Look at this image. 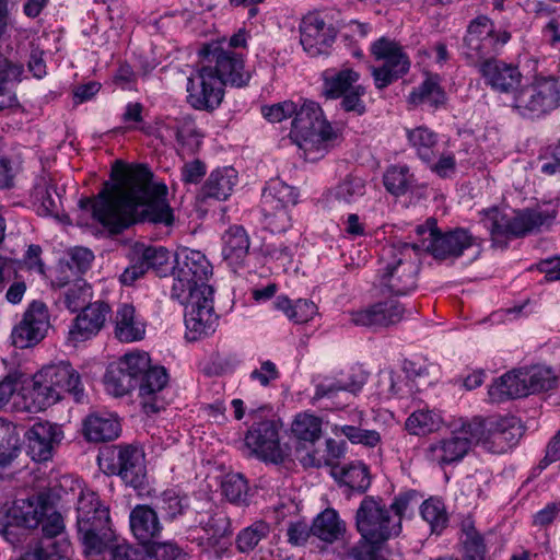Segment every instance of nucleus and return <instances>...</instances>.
Segmentation results:
<instances>
[{"mask_svg": "<svg viewBox=\"0 0 560 560\" xmlns=\"http://www.w3.org/2000/svg\"><path fill=\"white\" fill-rule=\"evenodd\" d=\"M28 395L35 410H45L61 399L59 389L50 386L46 377H39V372L33 377V385Z\"/></svg>", "mask_w": 560, "mask_h": 560, "instance_id": "obj_42", "label": "nucleus"}, {"mask_svg": "<svg viewBox=\"0 0 560 560\" xmlns=\"http://www.w3.org/2000/svg\"><path fill=\"white\" fill-rule=\"evenodd\" d=\"M336 433L345 435L350 442L374 447L381 442V435L375 430H365L355 425H336Z\"/></svg>", "mask_w": 560, "mask_h": 560, "instance_id": "obj_55", "label": "nucleus"}, {"mask_svg": "<svg viewBox=\"0 0 560 560\" xmlns=\"http://www.w3.org/2000/svg\"><path fill=\"white\" fill-rule=\"evenodd\" d=\"M270 527L266 522H255L242 529L236 537V548L240 552H249L268 536Z\"/></svg>", "mask_w": 560, "mask_h": 560, "instance_id": "obj_49", "label": "nucleus"}, {"mask_svg": "<svg viewBox=\"0 0 560 560\" xmlns=\"http://www.w3.org/2000/svg\"><path fill=\"white\" fill-rule=\"evenodd\" d=\"M49 315L46 305L34 301L24 313L21 323L12 331V342L16 348L25 349L38 343L49 328Z\"/></svg>", "mask_w": 560, "mask_h": 560, "instance_id": "obj_17", "label": "nucleus"}, {"mask_svg": "<svg viewBox=\"0 0 560 560\" xmlns=\"http://www.w3.org/2000/svg\"><path fill=\"white\" fill-rule=\"evenodd\" d=\"M222 492L232 503H246L248 497L247 481L241 474H229L222 482Z\"/></svg>", "mask_w": 560, "mask_h": 560, "instance_id": "obj_54", "label": "nucleus"}, {"mask_svg": "<svg viewBox=\"0 0 560 560\" xmlns=\"http://www.w3.org/2000/svg\"><path fill=\"white\" fill-rule=\"evenodd\" d=\"M105 385L112 395L124 396L137 387L136 381L118 363L110 364L105 374Z\"/></svg>", "mask_w": 560, "mask_h": 560, "instance_id": "obj_47", "label": "nucleus"}, {"mask_svg": "<svg viewBox=\"0 0 560 560\" xmlns=\"http://www.w3.org/2000/svg\"><path fill=\"white\" fill-rule=\"evenodd\" d=\"M237 183V172L233 167H222L212 171L202 186L205 198L225 200L232 194Z\"/></svg>", "mask_w": 560, "mask_h": 560, "instance_id": "obj_34", "label": "nucleus"}, {"mask_svg": "<svg viewBox=\"0 0 560 560\" xmlns=\"http://www.w3.org/2000/svg\"><path fill=\"white\" fill-rule=\"evenodd\" d=\"M365 93V89L361 85H355L353 89L342 94L341 106L346 112H354L359 115L363 114L365 106L361 101V96Z\"/></svg>", "mask_w": 560, "mask_h": 560, "instance_id": "obj_62", "label": "nucleus"}, {"mask_svg": "<svg viewBox=\"0 0 560 560\" xmlns=\"http://www.w3.org/2000/svg\"><path fill=\"white\" fill-rule=\"evenodd\" d=\"M522 375L527 387V396L539 392L550 390L558 384V376L556 373L551 368L545 365L523 368Z\"/></svg>", "mask_w": 560, "mask_h": 560, "instance_id": "obj_37", "label": "nucleus"}, {"mask_svg": "<svg viewBox=\"0 0 560 560\" xmlns=\"http://www.w3.org/2000/svg\"><path fill=\"white\" fill-rule=\"evenodd\" d=\"M555 218V211L526 209L510 217L498 208H492L486 211L482 224L490 232L493 245L503 248L508 238L522 237L538 231L541 226L549 225Z\"/></svg>", "mask_w": 560, "mask_h": 560, "instance_id": "obj_5", "label": "nucleus"}, {"mask_svg": "<svg viewBox=\"0 0 560 560\" xmlns=\"http://www.w3.org/2000/svg\"><path fill=\"white\" fill-rule=\"evenodd\" d=\"M420 241L412 244L413 250H425L435 258L458 257L472 246L474 237L464 229H455L445 233L436 228V220L430 218L424 224L416 228Z\"/></svg>", "mask_w": 560, "mask_h": 560, "instance_id": "obj_10", "label": "nucleus"}, {"mask_svg": "<svg viewBox=\"0 0 560 560\" xmlns=\"http://www.w3.org/2000/svg\"><path fill=\"white\" fill-rule=\"evenodd\" d=\"M20 445L15 427L0 419V466L9 465L18 456Z\"/></svg>", "mask_w": 560, "mask_h": 560, "instance_id": "obj_46", "label": "nucleus"}, {"mask_svg": "<svg viewBox=\"0 0 560 560\" xmlns=\"http://www.w3.org/2000/svg\"><path fill=\"white\" fill-rule=\"evenodd\" d=\"M384 186L394 196L405 195L410 188L413 177L406 165L390 166L383 177Z\"/></svg>", "mask_w": 560, "mask_h": 560, "instance_id": "obj_48", "label": "nucleus"}, {"mask_svg": "<svg viewBox=\"0 0 560 560\" xmlns=\"http://www.w3.org/2000/svg\"><path fill=\"white\" fill-rule=\"evenodd\" d=\"M296 110V104L291 101L277 103L261 108L264 117L270 122H280L288 117H292Z\"/></svg>", "mask_w": 560, "mask_h": 560, "instance_id": "obj_60", "label": "nucleus"}, {"mask_svg": "<svg viewBox=\"0 0 560 560\" xmlns=\"http://www.w3.org/2000/svg\"><path fill=\"white\" fill-rule=\"evenodd\" d=\"M445 101V93L439 84L438 77H429L417 90L409 95V102L413 105L428 104L438 107Z\"/></svg>", "mask_w": 560, "mask_h": 560, "instance_id": "obj_43", "label": "nucleus"}, {"mask_svg": "<svg viewBox=\"0 0 560 560\" xmlns=\"http://www.w3.org/2000/svg\"><path fill=\"white\" fill-rule=\"evenodd\" d=\"M244 441L249 454L264 462L279 464L289 455L288 447L280 444L279 427L273 420L254 422Z\"/></svg>", "mask_w": 560, "mask_h": 560, "instance_id": "obj_16", "label": "nucleus"}, {"mask_svg": "<svg viewBox=\"0 0 560 560\" xmlns=\"http://www.w3.org/2000/svg\"><path fill=\"white\" fill-rule=\"evenodd\" d=\"M275 306L296 324L307 323L317 313L316 304L310 300L299 299L292 303L287 296H278Z\"/></svg>", "mask_w": 560, "mask_h": 560, "instance_id": "obj_40", "label": "nucleus"}, {"mask_svg": "<svg viewBox=\"0 0 560 560\" xmlns=\"http://www.w3.org/2000/svg\"><path fill=\"white\" fill-rule=\"evenodd\" d=\"M421 516L430 525L431 532L440 534L447 525V514L444 504L436 499L425 500L421 504Z\"/></svg>", "mask_w": 560, "mask_h": 560, "instance_id": "obj_51", "label": "nucleus"}, {"mask_svg": "<svg viewBox=\"0 0 560 560\" xmlns=\"http://www.w3.org/2000/svg\"><path fill=\"white\" fill-rule=\"evenodd\" d=\"M371 50L376 60L384 61L381 67H371L377 89L387 88L409 71V58L397 43L382 37L373 43Z\"/></svg>", "mask_w": 560, "mask_h": 560, "instance_id": "obj_15", "label": "nucleus"}, {"mask_svg": "<svg viewBox=\"0 0 560 560\" xmlns=\"http://www.w3.org/2000/svg\"><path fill=\"white\" fill-rule=\"evenodd\" d=\"M201 61L187 80V101L196 109L213 110L224 96V86H243L249 81L244 61L237 52L217 44L200 50Z\"/></svg>", "mask_w": 560, "mask_h": 560, "instance_id": "obj_2", "label": "nucleus"}, {"mask_svg": "<svg viewBox=\"0 0 560 560\" xmlns=\"http://www.w3.org/2000/svg\"><path fill=\"white\" fill-rule=\"evenodd\" d=\"M187 506V498L172 489L164 491L158 500V509L171 521L182 515Z\"/></svg>", "mask_w": 560, "mask_h": 560, "instance_id": "obj_53", "label": "nucleus"}, {"mask_svg": "<svg viewBox=\"0 0 560 560\" xmlns=\"http://www.w3.org/2000/svg\"><path fill=\"white\" fill-rule=\"evenodd\" d=\"M419 495L416 491H409L406 493H402L398 497H396L393 501V503L387 506L389 512H393L392 515L395 520H399L401 522V518L415 508L419 503Z\"/></svg>", "mask_w": 560, "mask_h": 560, "instance_id": "obj_59", "label": "nucleus"}, {"mask_svg": "<svg viewBox=\"0 0 560 560\" xmlns=\"http://www.w3.org/2000/svg\"><path fill=\"white\" fill-rule=\"evenodd\" d=\"M300 43L312 57L328 52L336 39V31L317 14L306 15L300 26Z\"/></svg>", "mask_w": 560, "mask_h": 560, "instance_id": "obj_20", "label": "nucleus"}, {"mask_svg": "<svg viewBox=\"0 0 560 560\" xmlns=\"http://www.w3.org/2000/svg\"><path fill=\"white\" fill-rule=\"evenodd\" d=\"M186 305L185 326L186 339L197 341L212 335L219 317L213 308V288L201 287L187 293L186 298L178 300Z\"/></svg>", "mask_w": 560, "mask_h": 560, "instance_id": "obj_12", "label": "nucleus"}, {"mask_svg": "<svg viewBox=\"0 0 560 560\" xmlns=\"http://www.w3.org/2000/svg\"><path fill=\"white\" fill-rule=\"evenodd\" d=\"M355 526L361 538L372 544H385L401 533L400 521L392 516L381 498L366 495L355 513Z\"/></svg>", "mask_w": 560, "mask_h": 560, "instance_id": "obj_9", "label": "nucleus"}, {"mask_svg": "<svg viewBox=\"0 0 560 560\" xmlns=\"http://www.w3.org/2000/svg\"><path fill=\"white\" fill-rule=\"evenodd\" d=\"M117 462L107 468V474L118 475L126 485L139 489L145 481L144 454L131 445L119 446Z\"/></svg>", "mask_w": 560, "mask_h": 560, "instance_id": "obj_22", "label": "nucleus"}, {"mask_svg": "<svg viewBox=\"0 0 560 560\" xmlns=\"http://www.w3.org/2000/svg\"><path fill=\"white\" fill-rule=\"evenodd\" d=\"M406 313L405 306L395 298L378 301L366 308L352 312L350 320L357 326L374 330L397 325Z\"/></svg>", "mask_w": 560, "mask_h": 560, "instance_id": "obj_18", "label": "nucleus"}, {"mask_svg": "<svg viewBox=\"0 0 560 560\" xmlns=\"http://www.w3.org/2000/svg\"><path fill=\"white\" fill-rule=\"evenodd\" d=\"M292 432L299 440L315 442L322 434V421L313 415H299L292 423Z\"/></svg>", "mask_w": 560, "mask_h": 560, "instance_id": "obj_50", "label": "nucleus"}, {"mask_svg": "<svg viewBox=\"0 0 560 560\" xmlns=\"http://www.w3.org/2000/svg\"><path fill=\"white\" fill-rule=\"evenodd\" d=\"M332 476L358 492H365L371 485V477L368 467L361 462H354L340 469L334 468Z\"/></svg>", "mask_w": 560, "mask_h": 560, "instance_id": "obj_38", "label": "nucleus"}, {"mask_svg": "<svg viewBox=\"0 0 560 560\" xmlns=\"http://www.w3.org/2000/svg\"><path fill=\"white\" fill-rule=\"evenodd\" d=\"M479 418L463 423L452 435L430 444L425 451L427 458L440 466L460 460L469 451L472 443H479L483 434Z\"/></svg>", "mask_w": 560, "mask_h": 560, "instance_id": "obj_14", "label": "nucleus"}, {"mask_svg": "<svg viewBox=\"0 0 560 560\" xmlns=\"http://www.w3.org/2000/svg\"><path fill=\"white\" fill-rule=\"evenodd\" d=\"M129 522L133 536L142 545L159 538L163 529L158 513L145 504L136 505L131 510Z\"/></svg>", "mask_w": 560, "mask_h": 560, "instance_id": "obj_29", "label": "nucleus"}, {"mask_svg": "<svg viewBox=\"0 0 560 560\" xmlns=\"http://www.w3.org/2000/svg\"><path fill=\"white\" fill-rule=\"evenodd\" d=\"M147 552V560H186V555L173 542L153 544Z\"/></svg>", "mask_w": 560, "mask_h": 560, "instance_id": "obj_58", "label": "nucleus"}, {"mask_svg": "<svg viewBox=\"0 0 560 560\" xmlns=\"http://www.w3.org/2000/svg\"><path fill=\"white\" fill-rule=\"evenodd\" d=\"M479 68L486 82L491 85L492 89L503 93H513V91L517 89L516 85L520 83L522 77L517 67L491 57L479 62Z\"/></svg>", "mask_w": 560, "mask_h": 560, "instance_id": "obj_27", "label": "nucleus"}, {"mask_svg": "<svg viewBox=\"0 0 560 560\" xmlns=\"http://www.w3.org/2000/svg\"><path fill=\"white\" fill-rule=\"evenodd\" d=\"M311 530L320 540L334 542L343 535L346 525L335 510L326 509L314 520Z\"/></svg>", "mask_w": 560, "mask_h": 560, "instance_id": "obj_36", "label": "nucleus"}, {"mask_svg": "<svg viewBox=\"0 0 560 560\" xmlns=\"http://www.w3.org/2000/svg\"><path fill=\"white\" fill-rule=\"evenodd\" d=\"M412 244H392L382 249L381 288L396 296L406 295L417 287L419 264L411 256Z\"/></svg>", "mask_w": 560, "mask_h": 560, "instance_id": "obj_6", "label": "nucleus"}, {"mask_svg": "<svg viewBox=\"0 0 560 560\" xmlns=\"http://www.w3.org/2000/svg\"><path fill=\"white\" fill-rule=\"evenodd\" d=\"M110 560H147L148 552L130 545H117L109 551Z\"/></svg>", "mask_w": 560, "mask_h": 560, "instance_id": "obj_64", "label": "nucleus"}, {"mask_svg": "<svg viewBox=\"0 0 560 560\" xmlns=\"http://www.w3.org/2000/svg\"><path fill=\"white\" fill-rule=\"evenodd\" d=\"M175 261L171 290L173 299L183 300L190 291L210 287L206 281L212 275V266L201 252L182 248L176 253Z\"/></svg>", "mask_w": 560, "mask_h": 560, "instance_id": "obj_11", "label": "nucleus"}, {"mask_svg": "<svg viewBox=\"0 0 560 560\" xmlns=\"http://www.w3.org/2000/svg\"><path fill=\"white\" fill-rule=\"evenodd\" d=\"M115 336L121 342L142 340L145 334V324L137 316L131 304H121L115 315Z\"/></svg>", "mask_w": 560, "mask_h": 560, "instance_id": "obj_31", "label": "nucleus"}, {"mask_svg": "<svg viewBox=\"0 0 560 560\" xmlns=\"http://www.w3.org/2000/svg\"><path fill=\"white\" fill-rule=\"evenodd\" d=\"M31 198L38 214L59 217L62 207L61 196L50 173L43 171L36 177Z\"/></svg>", "mask_w": 560, "mask_h": 560, "instance_id": "obj_25", "label": "nucleus"}, {"mask_svg": "<svg viewBox=\"0 0 560 560\" xmlns=\"http://www.w3.org/2000/svg\"><path fill=\"white\" fill-rule=\"evenodd\" d=\"M407 138L420 160L424 163H431L435 160L439 137L433 130L424 126L408 129Z\"/></svg>", "mask_w": 560, "mask_h": 560, "instance_id": "obj_35", "label": "nucleus"}, {"mask_svg": "<svg viewBox=\"0 0 560 560\" xmlns=\"http://www.w3.org/2000/svg\"><path fill=\"white\" fill-rule=\"evenodd\" d=\"M39 377H46L50 386L59 389V395L70 393L74 399L80 402L83 398V392L80 388V375L68 362H60L43 368L39 371Z\"/></svg>", "mask_w": 560, "mask_h": 560, "instance_id": "obj_28", "label": "nucleus"}, {"mask_svg": "<svg viewBox=\"0 0 560 560\" xmlns=\"http://www.w3.org/2000/svg\"><path fill=\"white\" fill-rule=\"evenodd\" d=\"M441 417L434 411L419 409L413 411L406 420V430L413 435H424L440 428Z\"/></svg>", "mask_w": 560, "mask_h": 560, "instance_id": "obj_44", "label": "nucleus"}, {"mask_svg": "<svg viewBox=\"0 0 560 560\" xmlns=\"http://www.w3.org/2000/svg\"><path fill=\"white\" fill-rule=\"evenodd\" d=\"M359 80V73L352 69H342L330 77L325 78L324 94L328 98H338L353 89Z\"/></svg>", "mask_w": 560, "mask_h": 560, "instance_id": "obj_45", "label": "nucleus"}, {"mask_svg": "<svg viewBox=\"0 0 560 560\" xmlns=\"http://www.w3.org/2000/svg\"><path fill=\"white\" fill-rule=\"evenodd\" d=\"M109 311V305L100 301L83 307L69 329V339L81 342L95 336L104 326Z\"/></svg>", "mask_w": 560, "mask_h": 560, "instance_id": "obj_24", "label": "nucleus"}, {"mask_svg": "<svg viewBox=\"0 0 560 560\" xmlns=\"http://www.w3.org/2000/svg\"><path fill=\"white\" fill-rule=\"evenodd\" d=\"M348 394L341 381L335 378H324L315 386V393L313 396L314 401L326 399L330 401V407L342 408L347 406ZM329 407V405H326Z\"/></svg>", "mask_w": 560, "mask_h": 560, "instance_id": "obj_41", "label": "nucleus"}, {"mask_svg": "<svg viewBox=\"0 0 560 560\" xmlns=\"http://www.w3.org/2000/svg\"><path fill=\"white\" fill-rule=\"evenodd\" d=\"M120 423L113 415L91 413L82 424V433L89 442L102 443L119 436Z\"/></svg>", "mask_w": 560, "mask_h": 560, "instance_id": "obj_30", "label": "nucleus"}, {"mask_svg": "<svg viewBox=\"0 0 560 560\" xmlns=\"http://www.w3.org/2000/svg\"><path fill=\"white\" fill-rule=\"evenodd\" d=\"M266 189L287 206L295 205L298 201L295 189L279 179H271Z\"/></svg>", "mask_w": 560, "mask_h": 560, "instance_id": "obj_61", "label": "nucleus"}, {"mask_svg": "<svg viewBox=\"0 0 560 560\" xmlns=\"http://www.w3.org/2000/svg\"><path fill=\"white\" fill-rule=\"evenodd\" d=\"M365 195V182L357 176H348L334 190L335 198L343 203L357 202Z\"/></svg>", "mask_w": 560, "mask_h": 560, "instance_id": "obj_52", "label": "nucleus"}, {"mask_svg": "<svg viewBox=\"0 0 560 560\" xmlns=\"http://www.w3.org/2000/svg\"><path fill=\"white\" fill-rule=\"evenodd\" d=\"M482 443L490 444L494 452L503 453L515 445L524 433L521 421L515 417L482 420Z\"/></svg>", "mask_w": 560, "mask_h": 560, "instance_id": "obj_19", "label": "nucleus"}, {"mask_svg": "<svg viewBox=\"0 0 560 560\" xmlns=\"http://www.w3.org/2000/svg\"><path fill=\"white\" fill-rule=\"evenodd\" d=\"M27 453L35 462L51 458L52 451L62 439L61 430L49 422H37L26 433Z\"/></svg>", "mask_w": 560, "mask_h": 560, "instance_id": "obj_23", "label": "nucleus"}, {"mask_svg": "<svg viewBox=\"0 0 560 560\" xmlns=\"http://www.w3.org/2000/svg\"><path fill=\"white\" fill-rule=\"evenodd\" d=\"M77 527L86 555H100L113 541L108 509L93 491H82L77 506Z\"/></svg>", "mask_w": 560, "mask_h": 560, "instance_id": "obj_4", "label": "nucleus"}, {"mask_svg": "<svg viewBox=\"0 0 560 560\" xmlns=\"http://www.w3.org/2000/svg\"><path fill=\"white\" fill-rule=\"evenodd\" d=\"M51 510L42 495L16 499L11 505L0 509V534L12 545L22 540L28 529L36 528Z\"/></svg>", "mask_w": 560, "mask_h": 560, "instance_id": "obj_8", "label": "nucleus"}, {"mask_svg": "<svg viewBox=\"0 0 560 560\" xmlns=\"http://www.w3.org/2000/svg\"><path fill=\"white\" fill-rule=\"evenodd\" d=\"M90 296L91 288L84 280L80 279L66 288L63 292V304L71 312H75L83 306Z\"/></svg>", "mask_w": 560, "mask_h": 560, "instance_id": "obj_56", "label": "nucleus"}, {"mask_svg": "<svg viewBox=\"0 0 560 560\" xmlns=\"http://www.w3.org/2000/svg\"><path fill=\"white\" fill-rule=\"evenodd\" d=\"M510 106L523 118H539L560 106V83L553 75L537 74L513 91Z\"/></svg>", "mask_w": 560, "mask_h": 560, "instance_id": "obj_7", "label": "nucleus"}, {"mask_svg": "<svg viewBox=\"0 0 560 560\" xmlns=\"http://www.w3.org/2000/svg\"><path fill=\"white\" fill-rule=\"evenodd\" d=\"M464 560H486V545L482 536L463 538Z\"/></svg>", "mask_w": 560, "mask_h": 560, "instance_id": "obj_63", "label": "nucleus"}, {"mask_svg": "<svg viewBox=\"0 0 560 560\" xmlns=\"http://www.w3.org/2000/svg\"><path fill=\"white\" fill-rule=\"evenodd\" d=\"M335 132L326 120L320 106L313 101L296 104L291 122L290 138L304 151L305 159L316 161L328 150Z\"/></svg>", "mask_w": 560, "mask_h": 560, "instance_id": "obj_3", "label": "nucleus"}, {"mask_svg": "<svg viewBox=\"0 0 560 560\" xmlns=\"http://www.w3.org/2000/svg\"><path fill=\"white\" fill-rule=\"evenodd\" d=\"M170 260V252L162 246H145L136 244L132 248V265L127 267L120 276V281L131 285L149 269L159 270Z\"/></svg>", "mask_w": 560, "mask_h": 560, "instance_id": "obj_21", "label": "nucleus"}, {"mask_svg": "<svg viewBox=\"0 0 560 560\" xmlns=\"http://www.w3.org/2000/svg\"><path fill=\"white\" fill-rule=\"evenodd\" d=\"M511 38L506 31H495L492 21L479 15L468 26L464 38V55L471 63H479L492 57Z\"/></svg>", "mask_w": 560, "mask_h": 560, "instance_id": "obj_13", "label": "nucleus"}, {"mask_svg": "<svg viewBox=\"0 0 560 560\" xmlns=\"http://www.w3.org/2000/svg\"><path fill=\"white\" fill-rule=\"evenodd\" d=\"M152 178L145 165L126 172L122 162L116 161L112 168L115 184L106 182L97 196L80 199L79 207L91 210L93 218L115 234L138 222L170 226L174 214L166 201L167 187Z\"/></svg>", "mask_w": 560, "mask_h": 560, "instance_id": "obj_1", "label": "nucleus"}, {"mask_svg": "<svg viewBox=\"0 0 560 560\" xmlns=\"http://www.w3.org/2000/svg\"><path fill=\"white\" fill-rule=\"evenodd\" d=\"M287 205L282 203L276 196L265 188L261 195V210L271 231L281 232L289 225Z\"/></svg>", "mask_w": 560, "mask_h": 560, "instance_id": "obj_39", "label": "nucleus"}, {"mask_svg": "<svg viewBox=\"0 0 560 560\" xmlns=\"http://www.w3.org/2000/svg\"><path fill=\"white\" fill-rule=\"evenodd\" d=\"M168 376L162 366H152L138 381L137 387L145 413H156L164 408V401L158 394L166 386Z\"/></svg>", "mask_w": 560, "mask_h": 560, "instance_id": "obj_26", "label": "nucleus"}, {"mask_svg": "<svg viewBox=\"0 0 560 560\" xmlns=\"http://www.w3.org/2000/svg\"><path fill=\"white\" fill-rule=\"evenodd\" d=\"M248 250L249 238L242 226H232L224 233L222 255L231 267L236 268L243 265Z\"/></svg>", "mask_w": 560, "mask_h": 560, "instance_id": "obj_33", "label": "nucleus"}, {"mask_svg": "<svg viewBox=\"0 0 560 560\" xmlns=\"http://www.w3.org/2000/svg\"><path fill=\"white\" fill-rule=\"evenodd\" d=\"M522 369L513 370L495 380L489 387L488 394L492 401L501 402L527 396Z\"/></svg>", "mask_w": 560, "mask_h": 560, "instance_id": "obj_32", "label": "nucleus"}, {"mask_svg": "<svg viewBox=\"0 0 560 560\" xmlns=\"http://www.w3.org/2000/svg\"><path fill=\"white\" fill-rule=\"evenodd\" d=\"M117 363L124 369V371L130 374L137 384L142 375L152 368L150 365V357L145 352L128 353Z\"/></svg>", "mask_w": 560, "mask_h": 560, "instance_id": "obj_57", "label": "nucleus"}]
</instances>
